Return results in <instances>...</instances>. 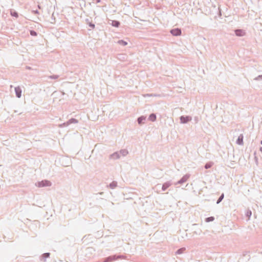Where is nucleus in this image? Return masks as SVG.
<instances>
[{
	"instance_id": "obj_1",
	"label": "nucleus",
	"mask_w": 262,
	"mask_h": 262,
	"mask_svg": "<svg viewBox=\"0 0 262 262\" xmlns=\"http://www.w3.org/2000/svg\"><path fill=\"white\" fill-rule=\"evenodd\" d=\"M171 33L174 36L180 35L181 34V31L178 28L173 29L170 31Z\"/></svg>"
},
{
	"instance_id": "obj_2",
	"label": "nucleus",
	"mask_w": 262,
	"mask_h": 262,
	"mask_svg": "<svg viewBox=\"0 0 262 262\" xmlns=\"http://www.w3.org/2000/svg\"><path fill=\"white\" fill-rule=\"evenodd\" d=\"M15 91L16 93V95L18 98H20L21 97V90L19 87H16L15 88Z\"/></svg>"
},
{
	"instance_id": "obj_3",
	"label": "nucleus",
	"mask_w": 262,
	"mask_h": 262,
	"mask_svg": "<svg viewBox=\"0 0 262 262\" xmlns=\"http://www.w3.org/2000/svg\"><path fill=\"white\" fill-rule=\"evenodd\" d=\"M235 34L237 36H243L245 34V32L242 30H237L235 31Z\"/></svg>"
},
{
	"instance_id": "obj_4",
	"label": "nucleus",
	"mask_w": 262,
	"mask_h": 262,
	"mask_svg": "<svg viewBox=\"0 0 262 262\" xmlns=\"http://www.w3.org/2000/svg\"><path fill=\"white\" fill-rule=\"evenodd\" d=\"M190 119H191L189 117H181V120L182 123H186V122L189 121V120H190Z\"/></svg>"
},
{
	"instance_id": "obj_5",
	"label": "nucleus",
	"mask_w": 262,
	"mask_h": 262,
	"mask_svg": "<svg viewBox=\"0 0 262 262\" xmlns=\"http://www.w3.org/2000/svg\"><path fill=\"white\" fill-rule=\"evenodd\" d=\"M243 136L242 135H241L237 140V143L238 144H242L243 143Z\"/></svg>"
},
{
	"instance_id": "obj_6",
	"label": "nucleus",
	"mask_w": 262,
	"mask_h": 262,
	"mask_svg": "<svg viewBox=\"0 0 262 262\" xmlns=\"http://www.w3.org/2000/svg\"><path fill=\"white\" fill-rule=\"evenodd\" d=\"M149 119L151 121H155L156 119V116L155 114H151L149 117Z\"/></svg>"
},
{
	"instance_id": "obj_7",
	"label": "nucleus",
	"mask_w": 262,
	"mask_h": 262,
	"mask_svg": "<svg viewBox=\"0 0 262 262\" xmlns=\"http://www.w3.org/2000/svg\"><path fill=\"white\" fill-rule=\"evenodd\" d=\"M112 26H113L114 27H118L120 25V23L118 21L113 20V21H112Z\"/></svg>"
},
{
	"instance_id": "obj_8",
	"label": "nucleus",
	"mask_w": 262,
	"mask_h": 262,
	"mask_svg": "<svg viewBox=\"0 0 262 262\" xmlns=\"http://www.w3.org/2000/svg\"><path fill=\"white\" fill-rule=\"evenodd\" d=\"M118 43L119 44H120V45H122V46H126L127 44V42H126V41H124L123 40H119L118 41Z\"/></svg>"
},
{
	"instance_id": "obj_9",
	"label": "nucleus",
	"mask_w": 262,
	"mask_h": 262,
	"mask_svg": "<svg viewBox=\"0 0 262 262\" xmlns=\"http://www.w3.org/2000/svg\"><path fill=\"white\" fill-rule=\"evenodd\" d=\"M145 118L143 117H139L138 119V121L139 124H141V123L145 120Z\"/></svg>"
},
{
	"instance_id": "obj_10",
	"label": "nucleus",
	"mask_w": 262,
	"mask_h": 262,
	"mask_svg": "<svg viewBox=\"0 0 262 262\" xmlns=\"http://www.w3.org/2000/svg\"><path fill=\"white\" fill-rule=\"evenodd\" d=\"M212 166V163H208L205 165V168L208 169L209 168H210Z\"/></svg>"
},
{
	"instance_id": "obj_11",
	"label": "nucleus",
	"mask_w": 262,
	"mask_h": 262,
	"mask_svg": "<svg viewBox=\"0 0 262 262\" xmlns=\"http://www.w3.org/2000/svg\"><path fill=\"white\" fill-rule=\"evenodd\" d=\"M214 220V217L212 216H211V217H209L207 218L206 219V221L207 222H209L213 221Z\"/></svg>"
},
{
	"instance_id": "obj_12",
	"label": "nucleus",
	"mask_w": 262,
	"mask_h": 262,
	"mask_svg": "<svg viewBox=\"0 0 262 262\" xmlns=\"http://www.w3.org/2000/svg\"><path fill=\"white\" fill-rule=\"evenodd\" d=\"M11 14L13 16H15L16 17H18V14L16 12H11Z\"/></svg>"
},
{
	"instance_id": "obj_13",
	"label": "nucleus",
	"mask_w": 262,
	"mask_h": 262,
	"mask_svg": "<svg viewBox=\"0 0 262 262\" xmlns=\"http://www.w3.org/2000/svg\"><path fill=\"white\" fill-rule=\"evenodd\" d=\"M224 198V194H222L217 201V203L219 204Z\"/></svg>"
},
{
	"instance_id": "obj_14",
	"label": "nucleus",
	"mask_w": 262,
	"mask_h": 262,
	"mask_svg": "<svg viewBox=\"0 0 262 262\" xmlns=\"http://www.w3.org/2000/svg\"><path fill=\"white\" fill-rule=\"evenodd\" d=\"M30 34L32 36H36L37 35V33L34 31H31Z\"/></svg>"
},
{
	"instance_id": "obj_15",
	"label": "nucleus",
	"mask_w": 262,
	"mask_h": 262,
	"mask_svg": "<svg viewBox=\"0 0 262 262\" xmlns=\"http://www.w3.org/2000/svg\"><path fill=\"white\" fill-rule=\"evenodd\" d=\"M44 255L46 256V257H47L49 256V253H46L44 254Z\"/></svg>"
},
{
	"instance_id": "obj_16",
	"label": "nucleus",
	"mask_w": 262,
	"mask_h": 262,
	"mask_svg": "<svg viewBox=\"0 0 262 262\" xmlns=\"http://www.w3.org/2000/svg\"><path fill=\"white\" fill-rule=\"evenodd\" d=\"M91 27H93V28H94V25H91Z\"/></svg>"
},
{
	"instance_id": "obj_17",
	"label": "nucleus",
	"mask_w": 262,
	"mask_h": 262,
	"mask_svg": "<svg viewBox=\"0 0 262 262\" xmlns=\"http://www.w3.org/2000/svg\"><path fill=\"white\" fill-rule=\"evenodd\" d=\"M180 251V250H178V252H178V253H179V251Z\"/></svg>"
},
{
	"instance_id": "obj_18",
	"label": "nucleus",
	"mask_w": 262,
	"mask_h": 262,
	"mask_svg": "<svg viewBox=\"0 0 262 262\" xmlns=\"http://www.w3.org/2000/svg\"><path fill=\"white\" fill-rule=\"evenodd\" d=\"M99 1H100V0H97V2H99Z\"/></svg>"
},
{
	"instance_id": "obj_19",
	"label": "nucleus",
	"mask_w": 262,
	"mask_h": 262,
	"mask_svg": "<svg viewBox=\"0 0 262 262\" xmlns=\"http://www.w3.org/2000/svg\"><path fill=\"white\" fill-rule=\"evenodd\" d=\"M261 144H262V140H261Z\"/></svg>"
},
{
	"instance_id": "obj_20",
	"label": "nucleus",
	"mask_w": 262,
	"mask_h": 262,
	"mask_svg": "<svg viewBox=\"0 0 262 262\" xmlns=\"http://www.w3.org/2000/svg\"><path fill=\"white\" fill-rule=\"evenodd\" d=\"M260 150L262 151V148L260 149Z\"/></svg>"
}]
</instances>
